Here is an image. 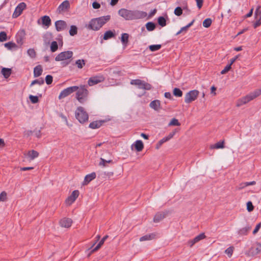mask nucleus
Returning <instances> with one entry per match:
<instances>
[{
	"mask_svg": "<svg viewBox=\"0 0 261 261\" xmlns=\"http://www.w3.org/2000/svg\"><path fill=\"white\" fill-rule=\"evenodd\" d=\"M130 84L132 85L137 86V88L139 89L150 90L153 88L151 84L140 79L132 80Z\"/></svg>",
	"mask_w": 261,
	"mask_h": 261,
	"instance_id": "39448f33",
	"label": "nucleus"
},
{
	"mask_svg": "<svg viewBox=\"0 0 261 261\" xmlns=\"http://www.w3.org/2000/svg\"><path fill=\"white\" fill-rule=\"evenodd\" d=\"M261 94V89H255L238 100L237 106L239 107L253 100Z\"/></svg>",
	"mask_w": 261,
	"mask_h": 261,
	"instance_id": "7ed1b4c3",
	"label": "nucleus"
},
{
	"mask_svg": "<svg viewBox=\"0 0 261 261\" xmlns=\"http://www.w3.org/2000/svg\"><path fill=\"white\" fill-rule=\"evenodd\" d=\"M11 73L12 69L11 68L4 67L2 69L1 73L6 79L8 78L11 74Z\"/></svg>",
	"mask_w": 261,
	"mask_h": 261,
	"instance_id": "c85d7f7f",
	"label": "nucleus"
},
{
	"mask_svg": "<svg viewBox=\"0 0 261 261\" xmlns=\"http://www.w3.org/2000/svg\"><path fill=\"white\" fill-rule=\"evenodd\" d=\"M134 146L137 151L140 152L142 151L144 148V144L141 140H137L134 144L132 145V147Z\"/></svg>",
	"mask_w": 261,
	"mask_h": 261,
	"instance_id": "393cba45",
	"label": "nucleus"
},
{
	"mask_svg": "<svg viewBox=\"0 0 261 261\" xmlns=\"http://www.w3.org/2000/svg\"><path fill=\"white\" fill-rule=\"evenodd\" d=\"M78 89V86H74L68 87L62 90L59 94V99H61L68 96Z\"/></svg>",
	"mask_w": 261,
	"mask_h": 261,
	"instance_id": "1a4fd4ad",
	"label": "nucleus"
},
{
	"mask_svg": "<svg viewBox=\"0 0 261 261\" xmlns=\"http://www.w3.org/2000/svg\"><path fill=\"white\" fill-rule=\"evenodd\" d=\"M149 106L151 108L154 109L155 111H158L161 109L160 101L157 99L154 100L150 103Z\"/></svg>",
	"mask_w": 261,
	"mask_h": 261,
	"instance_id": "5701e85b",
	"label": "nucleus"
},
{
	"mask_svg": "<svg viewBox=\"0 0 261 261\" xmlns=\"http://www.w3.org/2000/svg\"><path fill=\"white\" fill-rule=\"evenodd\" d=\"M250 252L252 255H256L261 252V243H257L255 247H252L250 248Z\"/></svg>",
	"mask_w": 261,
	"mask_h": 261,
	"instance_id": "412c9836",
	"label": "nucleus"
},
{
	"mask_svg": "<svg viewBox=\"0 0 261 261\" xmlns=\"http://www.w3.org/2000/svg\"><path fill=\"white\" fill-rule=\"evenodd\" d=\"M155 237V234L154 233L147 234L145 236L141 237L140 238V241L143 242L145 241L151 240L153 239Z\"/></svg>",
	"mask_w": 261,
	"mask_h": 261,
	"instance_id": "c756f323",
	"label": "nucleus"
},
{
	"mask_svg": "<svg viewBox=\"0 0 261 261\" xmlns=\"http://www.w3.org/2000/svg\"><path fill=\"white\" fill-rule=\"evenodd\" d=\"M104 80L105 77L102 75H98L91 77L89 79L88 83L89 86H92L94 85L103 82Z\"/></svg>",
	"mask_w": 261,
	"mask_h": 261,
	"instance_id": "9b49d317",
	"label": "nucleus"
},
{
	"mask_svg": "<svg viewBox=\"0 0 261 261\" xmlns=\"http://www.w3.org/2000/svg\"><path fill=\"white\" fill-rule=\"evenodd\" d=\"M96 175L95 172H92L90 174H87L85 177L84 180V185L88 184L91 181L96 178Z\"/></svg>",
	"mask_w": 261,
	"mask_h": 261,
	"instance_id": "4be33fe9",
	"label": "nucleus"
},
{
	"mask_svg": "<svg viewBox=\"0 0 261 261\" xmlns=\"http://www.w3.org/2000/svg\"><path fill=\"white\" fill-rule=\"evenodd\" d=\"M25 32L24 30H22L18 31L16 35V41L20 45H22L23 43V40L25 39Z\"/></svg>",
	"mask_w": 261,
	"mask_h": 261,
	"instance_id": "2eb2a0df",
	"label": "nucleus"
},
{
	"mask_svg": "<svg viewBox=\"0 0 261 261\" xmlns=\"http://www.w3.org/2000/svg\"><path fill=\"white\" fill-rule=\"evenodd\" d=\"M261 227V222L257 224L253 231V234H255Z\"/></svg>",
	"mask_w": 261,
	"mask_h": 261,
	"instance_id": "052dcab7",
	"label": "nucleus"
},
{
	"mask_svg": "<svg viewBox=\"0 0 261 261\" xmlns=\"http://www.w3.org/2000/svg\"><path fill=\"white\" fill-rule=\"evenodd\" d=\"M69 34L71 36H73L77 34V28L74 25H72L70 27V29L69 30Z\"/></svg>",
	"mask_w": 261,
	"mask_h": 261,
	"instance_id": "ea45409f",
	"label": "nucleus"
},
{
	"mask_svg": "<svg viewBox=\"0 0 261 261\" xmlns=\"http://www.w3.org/2000/svg\"><path fill=\"white\" fill-rule=\"evenodd\" d=\"M261 24V19L259 18L257 19L255 23L253 24V27L254 28H256L258 27H259Z\"/></svg>",
	"mask_w": 261,
	"mask_h": 261,
	"instance_id": "0e129e2a",
	"label": "nucleus"
},
{
	"mask_svg": "<svg viewBox=\"0 0 261 261\" xmlns=\"http://www.w3.org/2000/svg\"><path fill=\"white\" fill-rule=\"evenodd\" d=\"M174 13L177 16H180L182 14V9L180 7H177L174 11Z\"/></svg>",
	"mask_w": 261,
	"mask_h": 261,
	"instance_id": "09e8293b",
	"label": "nucleus"
},
{
	"mask_svg": "<svg viewBox=\"0 0 261 261\" xmlns=\"http://www.w3.org/2000/svg\"><path fill=\"white\" fill-rule=\"evenodd\" d=\"M108 238V236L106 235L105 237L102 238V239L99 241L98 244L96 245L95 247L94 248H92L93 246L95 245V243L93 245V246L90 247L89 250H91L90 253L88 254V256H90L91 254L96 251H97L103 244L105 241L106 240V239Z\"/></svg>",
	"mask_w": 261,
	"mask_h": 261,
	"instance_id": "4468645a",
	"label": "nucleus"
},
{
	"mask_svg": "<svg viewBox=\"0 0 261 261\" xmlns=\"http://www.w3.org/2000/svg\"><path fill=\"white\" fill-rule=\"evenodd\" d=\"M205 236L204 233H201L199 235L195 237L193 239L190 240L188 241V245L190 247H192L195 243H197L199 241L204 239Z\"/></svg>",
	"mask_w": 261,
	"mask_h": 261,
	"instance_id": "6ab92c4d",
	"label": "nucleus"
},
{
	"mask_svg": "<svg viewBox=\"0 0 261 261\" xmlns=\"http://www.w3.org/2000/svg\"><path fill=\"white\" fill-rule=\"evenodd\" d=\"M55 24L56 29L58 32L65 30L67 28V24L64 20H57L55 22Z\"/></svg>",
	"mask_w": 261,
	"mask_h": 261,
	"instance_id": "ddd939ff",
	"label": "nucleus"
},
{
	"mask_svg": "<svg viewBox=\"0 0 261 261\" xmlns=\"http://www.w3.org/2000/svg\"><path fill=\"white\" fill-rule=\"evenodd\" d=\"M115 36H116V34H115V31L114 30L113 31H112V30L107 31L104 33L103 35H102L100 37V38L101 40V43L102 42L103 40H107L111 39L113 37H115Z\"/></svg>",
	"mask_w": 261,
	"mask_h": 261,
	"instance_id": "f3484780",
	"label": "nucleus"
},
{
	"mask_svg": "<svg viewBox=\"0 0 261 261\" xmlns=\"http://www.w3.org/2000/svg\"><path fill=\"white\" fill-rule=\"evenodd\" d=\"M173 94L174 96L180 97L182 96L183 92L179 88H174L173 90Z\"/></svg>",
	"mask_w": 261,
	"mask_h": 261,
	"instance_id": "4c0bfd02",
	"label": "nucleus"
},
{
	"mask_svg": "<svg viewBox=\"0 0 261 261\" xmlns=\"http://www.w3.org/2000/svg\"><path fill=\"white\" fill-rule=\"evenodd\" d=\"M44 83V81L43 78H40L39 79H36L32 81L31 83L30 86H32L35 84H39L40 85H43Z\"/></svg>",
	"mask_w": 261,
	"mask_h": 261,
	"instance_id": "a18cd8bd",
	"label": "nucleus"
},
{
	"mask_svg": "<svg viewBox=\"0 0 261 261\" xmlns=\"http://www.w3.org/2000/svg\"><path fill=\"white\" fill-rule=\"evenodd\" d=\"M75 117L81 123L87 121L89 118L88 114L84 111V109L82 107L77 108L75 111Z\"/></svg>",
	"mask_w": 261,
	"mask_h": 261,
	"instance_id": "423d86ee",
	"label": "nucleus"
},
{
	"mask_svg": "<svg viewBox=\"0 0 261 261\" xmlns=\"http://www.w3.org/2000/svg\"><path fill=\"white\" fill-rule=\"evenodd\" d=\"M72 221L70 218H64L61 219L60 222V225L62 227L69 228L71 226Z\"/></svg>",
	"mask_w": 261,
	"mask_h": 261,
	"instance_id": "aec40b11",
	"label": "nucleus"
},
{
	"mask_svg": "<svg viewBox=\"0 0 261 261\" xmlns=\"http://www.w3.org/2000/svg\"><path fill=\"white\" fill-rule=\"evenodd\" d=\"M167 19L164 16H160L158 18V23L162 27H164L166 25Z\"/></svg>",
	"mask_w": 261,
	"mask_h": 261,
	"instance_id": "e433bc0d",
	"label": "nucleus"
},
{
	"mask_svg": "<svg viewBox=\"0 0 261 261\" xmlns=\"http://www.w3.org/2000/svg\"><path fill=\"white\" fill-rule=\"evenodd\" d=\"M146 28L148 31H153L156 28V24L152 21L148 22L145 24Z\"/></svg>",
	"mask_w": 261,
	"mask_h": 261,
	"instance_id": "f704fd0d",
	"label": "nucleus"
},
{
	"mask_svg": "<svg viewBox=\"0 0 261 261\" xmlns=\"http://www.w3.org/2000/svg\"><path fill=\"white\" fill-rule=\"evenodd\" d=\"M180 123L179 122L178 120L176 118H172L169 123V126H179Z\"/></svg>",
	"mask_w": 261,
	"mask_h": 261,
	"instance_id": "49530a36",
	"label": "nucleus"
},
{
	"mask_svg": "<svg viewBox=\"0 0 261 261\" xmlns=\"http://www.w3.org/2000/svg\"><path fill=\"white\" fill-rule=\"evenodd\" d=\"M92 7L95 9H98L100 7V5L97 2H94L92 4Z\"/></svg>",
	"mask_w": 261,
	"mask_h": 261,
	"instance_id": "69168bd1",
	"label": "nucleus"
},
{
	"mask_svg": "<svg viewBox=\"0 0 261 261\" xmlns=\"http://www.w3.org/2000/svg\"><path fill=\"white\" fill-rule=\"evenodd\" d=\"M110 19L111 16L109 15L92 18L89 21L87 28L88 29L97 31L108 22Z\"/></svg>",
	"mask_w": 261,
	"mask_h": 261,
	"instance_id": "f03ea898",
	"label": "nucleus"
},
{
	"mask_svg": "<svg viewBox=\"0 0 261 261\" xmlns=\"http://www.w3.org/2000/svg\"><path fill=\"white\" fill-rule=\"evenodd\" d=\"M75 64L79 68L81 69L85 65L86 60L84 59H79L75 61Z\"/></svg>",
	"mask_w": 261,
	"mask_h": 261,
	"instance_id": "a19ab883",
	"label": "nucleus"
},
{
	"mask_svg": "<svg viewBox=\"0 0 261 261\" xmlns=\"http://www.w3.org/2000/svg\"><path fill=\"white\" fill-rule=\"evenodd\" d=\"M28 155L31 160H33L39 156V153L36 150H31L29 151Z\"/></svg>",
	"mask_w": 261,
	"mask_h": 261,
	"instance_id": "72a5a7b5",
	"label": "nucleus"
},
{
	"mask_svg": "<svg viewBox=\"0 0 261 261\" xmlns=\"http://www.w3.org/2000/svg\"><path fill=\"white\" fill-rule=\"evenodd\" d=\"M70 8V3L67 0L63 2L58 7L57 11L59 13L67 11Z\"/></svg>",
	"mask_w": 261,
	"mask_h": 261,
	"instance_id": "dca6fc26",
	"label": "nucleus"
},
{
	"mask_svg": "<svg viewBox=\"0 0 261 261\" xmlns=\"http://www.w3.org/2000/svg\"><path fill=\"white\" fill-rule=\"evenodd\" d=\"M26 7L27 5L25 3L21 2L19 3L15 8L12 17L14 18L18 17L22 13L23 10L26 8Z\"/></svg>",
	"mask_w": 261,
	"mask_h": 261,
	"instance_id": "9d476101",
	"label": "nucleus"
},
{
	"mask_svg": "<svg viewBox=\"0 0 261 261\" xmlns=\"http://www.w3.org/2000/svg\"><path fill=\"white\" fill-rule=\"evenodd\" d=\"M33 133H35V135L37 138H40L41 137V133L40 129H39V130L35 129L33 131Z\"/></svg>",
	"mask_w": 261,
	"mask_h": 261,
	"instance_id": "680f3d73",
	"label": "nucleus"
},
{
	"mask_svg": "<svg viewBox=\"0 0 261 261\" xmlns=\"http://www.w3.org/2000/svg\"><path fill=\"white\" fill-rule=\"evenodd\" d=\"M254 208V206L251 201H249L247 202V210L249 212L253 211Z\"/></svg>",
	"mask_w": 261,
	"mask_h": 261,
	"instance_id": "864d4df0",
	"label": "nucleus"
},
{
	"mask_svg": "<svg viewBox=\"0 0 261 261\" xmlns=\"http://www.w3.org/2000/svg\"><path fill=\"white\" fill-rule=\"evenodd\" d=\"M199 92L197 90H191L187 92L185 96V102L186 103H190L195 100L199 95Z\"/></svg>",
	"mask_w": 261,
	"mask_h": 261,
	"instance_id": "0eeeda50",
	"label": "nucleus"
},
{
	"mask_svg": "<svg viewBox=\"0 0 261 261\" xmlns=\"http://www.w3.org/2000/svg\"><path fill=\"white\" fill-rule=\"evenodd\" d=\"M29 99L31 102L33 104L37 103L39 101V98L37 96L30 95L29 96Z\"/></svg>",
	"mask_w": 261,
	"mask_h": 261,
	"instance_id": "3c124183",
	"label": "nucleus"
},
{
	"mask_svg": "<svg viewBox=\"0 0 261 261\" xmlns=\"http://www.w3.org/2000/svg\"><path fill=\"white\" fill-rule=\"evenodd\" d=\"M176 132V129H175L173 131L170 133V134L167 137H164L165 140H166L167 141L170 140L175 135Z\"/></svg>",
	"mask_w": 261,
	"mask_h": 261,
	"instance_id": "5fc2aeb1",
	"label": "nucleus"
},
{
	"mask_svg": "<svg viewBox=\"0 0 261 261\" xmlns=\"http://www.w3.org/2000/svg\"><path fill=\"white\" fill-rule=\"evenodd\" d=\"M251 229V227L249 226L245 227L240 229L239 231V233L240 235H246L248 231Z\"/></svg>",
	"mask_w": 261,
	"mask_h": 261,
	"instance_id": "79ce46f5",
	"label": "nucleus"
},
{
	"mask_svg": "<svg viewBox=\"0 0 261 261\" xmlns=\"http://www.w3.org/2000/svg\"><path fill=\"white\" fill-rule=\"evenodd\" d=\"M4 46L9 50H12L13 49H16L18 48V46L12 41L5 43Z\"/></svg>",
	"mask_w": 261,
	"mask_h": 261,
	"instance_id": "473e14b6",
	"label": "nucleus"
},
{
	"mask_svg": "<svg viewBox=\"0 0 261 261\" xmlns=\"http://www.w3.org/2000/svg\"><path fill=\"white\" fill-rule=\"evenodd\" d=\"M129 35L127 33H122L121 36V41L123 46H126L128 42Z\"/></svg>",
	"mask_w": 261,
	"mask_h": 261,
	"instance_id": "7c9ffc66",
	"label": "nucleus"
},
{
	"mask_svg": "<svg viewBox=\"0 0 261 261\" xmlns=\"http://www.w3.org/2000/svg\"><path fill=\"white\" fill-rule=\"evenodd\" d=\"M105 122V120L95 121L89 124V127L92 129H95L100 127Z\"/></svg>",
	"mask_w": 261,
	"mask_h": 261,
	"instance_id": "b1692460",
	"label": "nucleus"
},
{
	"mask_svg": "<svg viewBox=\"0 0 261 261\" xmlns=\"http://www.w3.org/2000/svg\"><path fill=\"white\" fill-rule=\"evenodd\" d=\"M43 71V69L41 65H39L36 66L34 68V76L35 77H38L42 74Z\"/></svg>",
	"mask_w": 261,
	"mask_h": 261,
	"instance_id": "bb28decb",
	"label": "nucleus"
},
{
	"mask_svg": "<svg viewBox=\"0 0 261 261\" xmlns=\"http://www.w3.org/2000/svg\"><path fill=\"white\" fill-rule=\"evenodd\" d=\"M253 8H252L250 9L249 12L246 15H245L244 17L248 18V17H251L253 14Z\"/></svg>",
	"mask_w": 261,
	"mask_h": 261,
	"instance_id": "774afa93",
	"label": "nucleus"
},
{
	"mask_svg": "<svg viewBox=\"0 0 261 261\" xmlns=\"http://www.w3.org/2000/svg\"><path fill=\"white\" fill-rule=\"evenodd\" d=\"M73 53L72 51L68 50L60 53L55 58L56 61H63L71 59Z\"/></svg>",
	"mask_w": 261,
	"mask_h": 261,
	"instance_id": "6e6552de",
	"label": "nucleus"
},
{
	"mask_svg": "<svg viewBox=\"0 0 261 261\" xmlns=\"http://www.w3.org/2000/svg\"><path fill=\"white\" fill-rule=\"evenodd\" d=\"M7 199V193L5 191H3L0 194V201H4Z\"/></svg>",
	"mask_w": 261,
	"mask_h": 261,
	"instance_id": "13d9d810",
	"label": "nucleus"
},
{
	"mask_svg": "<svg viewBox=\"0 0 261 261\" xmlns=\"http://www.w3.org/2000/svg\"><path fill=\"white\" fill-rule=\"evenodd\" d=\"M7 40V35L5 32H0V41L4 42Z\"/></svg>",
	"mask_w": 261,
	"mask_h": 261,
	"instance_id": "603ef678",
	"label": "nucleus"
},
{
	"mask_svg": "<svg viewBox=\"0 0 261 261\" xmlns=\"http://www.w3.org/2000/svg\"><path fill=\"white\" fill-rule=\"evenodd\" d=\"M197 3V6L199 9L201 8L203 5V0H196Z\"/></svg>",
	"mask_w": 261,
	"mask_h": 261,
	"instance_id": "338daca9",
	"label": "nucleus"
},
{
	"mask_svg": "<svg viewBox=\"0 0 261 261\" xmlns=\"http://www.w3.org/2000/svg\"><path fill=\"white\" fill-rule=\"evenodd\" d=\"M169 213H170V212L168 210L158 212L153 218V221L155 223L160 222L164 218H166Z\"/></svg>",
	"mask_w": 261,
	"mask_h": 261,
	"instance_id": "f8f14e48",
	"label": "nucleus"
},
{
	"mask_svg": "<svg viewBox=\"0 0 261 261\" xmlns=\"http://www.w3.org/2000/svg\"><path fill=\"white\" fill-rule=\"evenodd\" d=\"M79 195V191L78 190H74L71 194L66 200V202L68 204H71L77 198Z\"/></svg>",
	"mask_w": 261,
	"mask_h": 261,
	"instance_id": "a211bd4d",
	"label": "nucleus"
},
{
	"mask_svg": "<svg viewBox=\"0 0 261 261\" xmlns=\"http://www.w3.org/2000/svg\"><path fill=\"white\" fill-rule=\"evenodd\" d=\"M27 53L31 58H35L36 56V51L33 48H29L27 51Z\"/></svg>",
	"mask_w": 261,
	"mask_h": 261,
	"instance_id": "de8ad7c7",
	"label": "nucleus"
},
{
	"mask_svg": "<svg viewBox=\"0 0 261 261\" xmlns=\"http://www.w3.org/2000/svg\"><path fill=\"white\" fill-rule=\"evenodd\" d=\"M162 47L161 44H153L149 46V48L151 51H155L159 50Z\"/></svg>",
	"mask_w": 261,
	"mask_h": 261,
	"instance_id": "c03bdc74",
	"label": "nucleus"
},
{
	"mask_svg": "<svg viewBox=\"0 0 261 261\" xmlns=\"http://www.w3.org/2000/svg\"><path fill=\"white\" fill-rule=\"evenodd\" d=\"M42 25L49 27L51 24V19L48 16L44 15L41 18Z\"/></svg>",
	"mask_w": 261,
	"mask_h": 261,
	"instance_id": "a878e982",
	"label": "nucleus"
},
{
	"mask_svg": "<svg viewBox=\"0 0 261 261\" xmlns=\"http://www.w3.org/2000/svg\"><path fill=\"white\" fill-rule=\"evenodd\" d=\"M224 148V141H219L210 146L211 149H222Z\"/></svg>",
	"mask_w": 261,
	"mask_h": 261,
	"instance_id": "2f4dec72",
	"label": "nucleus"
},
{
	"mask_svg": "<svg viewBox=\"0 0 261 261\" xmlns=\"http://www.w3.org/2000/svg\"><path fill=\"white\" fill-rule=\"evenodd\" d=\"M53 34L50 32H46L43 36V41L46 44H49L53 39Z\"/></svg>",
	"mask_w": 261,
	"mask_h": 261,
	"instance_id": "cd10ccee",
	"label": "nucleus"
},
{
	"mask_svg": "<svg viewBox=\"0 0 261 261\" xmlns=\"http://www.w3.org/2000/svg\"><path fill=\"white\" fill-rule=\"evenodd\" d=\"M50 51L52 53L56 51L58 49V44L57 41H53L50 44Z\"/></svg>",
	"mask_w": 261,
	"mask_h": 261,
	"instance_id": "58836bf2",
	"label": "nucleus"
},
{
	"mask_svg": "<svg viewBox=\"0 0 261 261\" xmlns=\"http://www.w3.org/2000/svg\"><path fill=\"white\" fill-rule=\"evenodd\" d=\"M212 22V19L210 18H207L204 20L202 24L204 28H208L211 26Z\"/></svg>",
	"mask_w": 261,
	"mask_h": 261,
	"instance_id": "37998d69",
	"label": "nucleus"
},
{
	"mask_svg": "<svg viewBox=\"0 0 261 261\" xmlns=\"http://www.w3.org/2000/svg\"><path fill=\"white\" fill-rule=\"evenodd\" d=\"M107 163L113 164V161L112 160H106L101 158L100 159L99 165L100 166H102L103 167H107Z\"/></svg>",
	"mask_w": 261,
	"mask_h": 261,
	"instance_id": "c9c22d12",
	"label": "nucleus"
},
{
	"mask_svg": "<svg viewBox=\"0 0 261 261\" xmlns=\"http://www.w3.org/2000/svg\"><path fill=\"white\" fill-rule=\"evenodd\" d=\"M87 86L81 85L78 86V89L76 91V98L81 103H83L87 100L89 92L87 89Z\"/></svg>",
	"mask_w": 261,
	"mask_h": 261,
	"instance_id": "20e7f679",
	"label": "nucleus"
},
{
	"mask_svg": "<svg viewBox=\"0 0 261 261\" xmlns=\"http://www.w3.org/2000/svg\"><path fill=\"white\" fill-rule=\"evenodd\" d=\"M231 66L229 64H228L225 67L224 69H223L221 71V74H224L226 73L228 71H229L231 69Z\"/></svg>",
	"mask_w": 261,
	"mask_h": 261,
	"instance_id": "4d7b16f0",
	"label": "nucleus"
},
{
	"mask_svg": "<svg viewBox=\"0 0 261 261\" xmlns=\"http://www.w3.org/2000/svg\"><path fill=\"white\" fill-rule=\"evenodd\" d=\"M45 82L47 85H50L52 83L53 77L51 75H47L45 77Z\"/></svg>",
	"mask_w": 261,
	"mask_h": 261,
	"instance_id": "6e6d98bb",
	"label": "nucleus"
},
{
	"mask_svg": "<svg viewBox=\"0 0 261 261\" xmlns=\"http://www.w3.org/2000/svg\"><path fill=\"white\" fill-rule=\"evenodd\" d=\"M56 40H57L59 42V44L62 46L63 45V39L62 36L61 34H59L58 35L57 38H56Z\"/></svg>",
	"mask_w": 261,
	"mask_h": 261,
	"instance_id": "e2e57ef3",
	"label": "nucleus"
},
{
	"mask_svg": "<svg viewBox=\"0 0 261 261\" xmlns=\"http://www.w3.org/2000/svg\"><path fill=\"white\" fill-rule=\"evenodd\" d=\"M233 250H234V247L233 246H230V247L227 248L225 250V252L230 257L232 255Z\"/></svg>",
	"mask_w": 261,
	"mask_h": 261,
	"instance_id": "8fccbe9b",
	"label": "nucleus"
},
{
	"mask_svg": "<svg viewBox=\"0 0 261 261\" xmlns=\"http://www.w3.org/2000/svg\"><path fill=\"white\" fill-rule=\"evenodd\" d=\"M167 142V141L166 140H165V138H163V139H162L161 140H160L158 142V143L156 144V149H159L160 148V147L162 145V144L163 143H164L165 142Z\"/></svg>",
	"mask_w": 261,
	"mask_h": 261,
	"instance_id": "bf43d9fd",
	"label": "nucleus"
},
{
	"mask_svg": "<svg viewBox=\"0 0 261 261\" xmlns=\"http://www.w3.org/2000/svg\"><path fill=\"white\" fill-rule=\"evenodd\" d=\"M118 14L125 20L142 19L147 16L146 12L139 10H130L122 8L118 11Z\"/></svg>",
	"mask_w": 261,
	"mask_h": 261,
	"instance_id": "f257e3e1",
	"label": "nucleus"
}]
</instances>
